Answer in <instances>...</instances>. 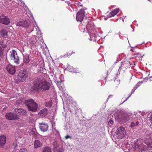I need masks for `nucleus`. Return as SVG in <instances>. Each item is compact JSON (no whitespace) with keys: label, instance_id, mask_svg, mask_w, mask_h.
I'll use <instances>...</instances> for the list:
<instances>
[{"label":"nucleus","instance_id":"nucleus-35","mask_svg":"<svg viewBox=\"0 0 152 152\" xmlns=\"http://www.w3.org/2000/svg\"><path fill=\"white\" fill-rule=\"evenodd\" d=\"M65 137L66 139H67L69 138H71V137L69 135H67Z\"/></svg>","mask_w":152,"mask_h":152},{"label":"nucleus","instance_id":"nucleus-24","mask_svg":"<svg viewBox=\"0 0 152 152\" xmlns=\"http://www.w3.org/2000/svg\"><path fill=\"white\" fill-rule=\"evenodd\" d=\"M51 148L48 147H45L43 150V152H51Z\"/></svg>","mask_w":152,"mask_h":152},{"label":"nucleus","instance_id":"nucleus-33","mask_svg":"<svg viewBox=\"0 0 152 152\" xmlns=\"http://www.w3.org/2000/svg\"><path fill=\"white\" fill-rule=\"evenodd\" d=\"M70 71L72 72H74L77 73V72H78L79 70H78V69H77V70H75V69H73L72 70Z\"/></svg>","mask_w":152,"mask_h":152},{"label":"nucleus","instance_id":"nucleus-37","mask_svg":"<svg viewBox=\"0 0 152 152\" xmlns=\"http://www.w3.org/2000/svg\"><path fill=\"white\" fill-rule=\"evenodd\" d=\"M88 23H92V21L91 20L89 19H88Z\"/></svg>","mask_w":152,"mask_h":152},{"label":"nucleus","instance_id":"nucleus-30","mask_svg":"<svg viewBox=\"0 0 152 152\" xmlns=\"http://www.w3.org/2000/svg\"><path fill=\"white\" fill-rule=\"evenodd\" d=\"M19 152H27V151L25 148H23L20 149Z\"/></svg>","mask_w":152,"mask_h":152},{"label":"nucleus","instance_id":"nucleus-43","mask_svg":"<svg viewBox=\"0 0 152 152\" xmlns=\"http://www.w3.org/2000/svg\"><path fill=\"white\" fill-rule=\"evenodd\" d=\"M125 65L126 64V63H125Z\"/></svg>","mask_w":152,"mask_h":152},{"label":"nucleus","instance_id":"nucleus-20","mask_svg":"<svg viewBox=\"0 0 152 152\" xmlns=\"http://www.w3.org/2000/svg\"><path fill=\"white\" fill-rule=\"evenodd\" d=\"M0 34L3 37H6L7 36V32L5 30H2L0 31Z\"/></svg>","mask_w":152,"mask_h":152},{"label":"nucleus","instance_id":"nucleus-25","mask_svg":"<svg viewBox=\"0 0 152 152\" xmlns=\"http://www.w3.org/2000/svg\"><path fill=\"white\" fill-rule=\"evenodd\" d=\"M142 82H138L132 89V91L133 92L134 91L142 84Z\"/></svg>","mask_w":152,"mask_h":152},{"label":"nucleus","instance_id":"nucleus-16","mask_svg":"<svg viewBox=\"0 0 152 152\" xmlns=\"http://www.w3.org/2000/svg\"><path fill=\"white\" fill-rule=\"evenodd\" d=\"M6 138L4 135L0 136V145L1 146H3L6 142Z\"/></svg>","mask_w":152,"mask_h":152},{"label":"nucleus","instance_id":"nucleus-2","mask_svg":"<svg viewBox=\"0 0 152 152\" xmlns=\"http://www.w3.org/2000/svg\"><path fill=\"white\" fill-rule=\"evenodd\" d=\"M25 103L28 108L29 111L36 112L38 108L37 104L34 102L32 99H30L25 101Z\"/></svg>","mask_w":152,"mask_h":152},{"label":"nucleus","instance_id":"nucleus-34","mask_svg":"<svg viewBox=\"0 0 152 152\" xmlns=\"http://www.w3.org/2000/svg\"><path fill=\"white\" fill-rule=\"evenodd\" d=\"M77 6L78 7H81L82 6V5L81 4V3H80V2H78L77 4Z\"/></svg>","mask_w":152,"mask_h":152},{"label":"nucleus","instance_id":"nucleus-4","mask_svg":"<svg viewBox=\"0 0 152 152\" xmlns=\"http://www.w3.org/2000/svg\"><path fill=\"white\" fill-rule=\"evenodd\" d=\"M10 57L11 59L13 60L16 64H18L19 63V57L18 55L16 52L13 50L11 52Z\"/></svg>","mask_w":152,"mask_h":152},{"label":"nucleus","instance_id":"nucleus-9","mask_svg":"<svg viewBox=\"0 0 152 152\" xmlns=\"http://www.w3.org/2000/svg\"><path fill=\"white\" fill-rule=\"evenodd\" d=\"M0 22L6 25H8L10 23L9 19L6 16H0Z\"/></svg>","mask_w":152,"mask_h":152},{"label":"nucleus","instance_id":"nucleus-41","mask_svg":"<svg viewBox=\"0 0 152 152\" xmlns=\"http://www.w3.org/2000/svg\"><path fill=\"white\" fill-rule=\"evenodd\" d=\"M88 24H87V27H88Z\"/></svg>","mask_w":152,"mask_h":152},{"label":"nucleus","instance_id":"nucleus-28","mask_svg":"<svg viewBox=\"0 0 152 152\" xmlns=\"http://www.w3.org/2000/svg\"><path fill=\"white\" fill-rule=\"evenodd\" d=\"M148 120L150 121L151 124L152 125V114L148 117Z\"/></svg>","mask_w":152,"mask_h":152},{"label":"nucleus","instance_id":"nucleus-6","mask_svg":"<svg viewBox=\"0 0 152 152\" xmlns=\"http://www.w3.org/2000/svg\"><path fill=\"white\" fill-rule=\"evenodd\" d=\"M5 116L6 119L9 120H16L19 119L18 115L12 112L7 113Z\"/></svg>","mask_w":152,"mask_h":152},{"label":"nucleus","instance_id":"nucleus-18","mask_svg":"<svg viewBox=\"0 0 152 152\" xmlns=\"http://www.w3.org/2000/svg\"><path fill=\"white\" fill-rule=\"evenodd\" d=\"M30 61L29 56L28 54H26L23 56V62L26 64L28 63Z\"/></svg>","mask_w":152,"mask_h":152},{"label":"nucleus","instance_id":"nucleus-21","mask_svg":"<svg viewBox=\"0 0 152 152\" xmlns=\"http://www.w3.org/2000/svg\"><path fill=\"white\" fill-rule=\"evenodd\" d=\"M75 51H72L70 50L66 54H65L64 56V57H69L72 55L75 54Z\"/></svg>","mask_w":152,"mask_h":152},{"label":"nucleus","instance_id":"nucleus-14","mask_svg":"<svg viewBox=\"0 0 152 152\" xmlns=\"http://www.w3.org/2000/svg\"><path fill=\"white\" fill-rule=\"evenodd\" d=\"M16 25L19 26H22L24 27H28V25L27 22L26 21H21L18 22Z\"/></svg>","mask_w":152,"mask_h":152},{"label":"nucleus","instance_id":"nucleus-15","mask_svg":"<svg viewBox=\"0 0 152 152\" xmlns=\"http://www.w3.org/2000/svg\"><path fill=\"white\" fill-rule=\"evenodd\" d=\"M14 111L15 112L20 113L21 115H24L27 113L26 111L22 108H15Z\"/></svg>","mask_w":152,"mask_h":152},{"label":"nucleus","instance_id":"nucleus-40","mask_svg":"<svg viewBox=\"0 0 152 152\" xmlns=\"http://www.w3.org/2000/svg\"><path fill=\"white\" fill-rule=\"evenodd\" d=\"M61 81H59L58 82V83H61Z\"/></svg>","mask_w":152,"mask_h":152},{"label":"nucleus","instance_id":"nucleus-38","mask_svg":"<svg viewBox=\"0 0 152 152\" xmlns=\"http://www.w3.org/2000/svg\"><path fill=\"white\" fill-rule=\"evenodd\" d=\"M139 122L137 121L136 122V123H135V125H136V126H137L138 125V124H139Z\"/></svg>","mask_w":152,"mask_h":152},{"label":"nucleus","instance_id":"nucleus-5","mask_svg":"<svg viewBox=\"0 0 152 152\" xmlns=\"http://www.w3.org/2000/svg\"><path fill=\"white\" fill-rule=\"evenodd\" d=\"M85 12L83 9H81L77 13L76 19L77 21H82L84 18Z\"/></svg>","mask_w":152,"mask_h":152},{"label":"nucleus","instance_id":"nucleus-29","mask_svg":"<svg viewBox=\"0 0 152 152\" xmlns=\"http://www.w3.org/2000/svg\"><path fill=\"white\" fill-rule=\"evenodd\" d=\"M57 152H63V148L62 147H61L58 149H57Z\"/></svg>","mask_w":152,"mask_h":152},{"label":"nucleus","instance_id":"nucleus-23","mask_svg":"<svg viewBox=\"0 0 152 152\" xmlns=\"http://www.w3.org/2000/svg\"><path fill=\"white\" fill-rule=\"evenodd\" d=\"M138 148L141 151L144 150L146 148L145 147L144 145L143 144H140L138 145Z\"/></svg>","mask_w":152,"mask_h":152},{"label":"nucleus","instance_id":"nucleus-26","mask_svg":"<svg viewBox=\"0 0 152 152\" xmlns=\"http://www.w3.org/2000/svg\"><path fill=\"white\" fill-rule=\"evenodd\" d=\"M13 145L15 150H19L20 149V146H18L17 143H14Z\"/></svg>","mask_w":152,"mask_h":152},{"label":"nucleus","instance_id":"nucleus-1","mask_svg":"<svg viewBox=\"0 0 152 152\" xmlns=\"http://www.w3.org/2000/svg\"><path fill=\"white\" fill-rule=\"evenodd\" d=\"M50 86V83L45 79L37 77L34 80L31 90L36 92L48 90Z\"/></svg>","mask_w":152,"mask_h":152},{"label":"nucleus","instance_id":"nucleus-22","mask_svg":"<svg viewBox=\"0 0 152 152\" xmlns=\"http://www.w3.org/2000/svg\"><path fill=\"white\" fill-rule=\"evenodd\" d=\"M134 55L135 56L136 58H139V60H141L142 57L144 56V55L140 53H137Z\"/></svg>","mask_w":152,"mask_h":152},{"label":"nucleus","instance_id":"nucleus-44","mask_svg":"<svg viewBox=\"0 0 152 152\" xmlns=\"http://www.w3.org/2000/svg\"><path fill=\"white\" fill-rule=\"evenodd\" d=\"M151 152H152V151H151Z\"/></svg>","mask_w":152,"mask_h":152},{"label":"nucleus","instance_id":"nucleus-27","mask_svg":"<svg viewBox=\"0 0 152 152\" xmlns=\"http://www.w3.org/2000/svg\"><path fill=\"white\" fill-rule=\"evenodd\" d=\"M46 104L47 105V106L48 107H51L52 106V101L51 100V101H50L48 102Z\"/></svg>","mask_w":152,"mask_h":152},{"label":"nucleus","instance_id":"nucleus-13","mask_svg":"<svg viewBox=\"0 0 152 152\" xmlns=\"http://www.w3.org/2000/svg\"><path fill=\"white\" fill-rule=\"evenodd\" d=\"M16 140L19 145H22L25 142V139L24 137L20 136L17 137Z\"/></svg>","mask_w":152,"mask_h":152},{"label":"nucleus","instance_id":"nucleus-31","mask_svg":"<svg viewBox=\"0 0 152 152\" xmlns=\"http://www.w3.org/2000/svg\"><path fill=\"white\" fill-rule=\"evenodd\" d=\"M113 123V121L112 120H110L108 122V124L110 126L112 125Z\"/></svg>","mask_w":152,"mask_h":152},{"label":"nucleus","instance_id":"nucleus-3","mask_svg":"<svg viewBox=\"0 0 152 152\" xmlns=\"http://www.w3.org/2000/svg\"><path fill=\"white\" fill-rule=\"evenodd\" d=\"M28 77V72L25 70L21 71L19 72L16 79V83L23 82L25 81L26 79Z\"/></svg>","mask_w":152,"mask_h":152},{"label":"nucleus","instance_id":"nucleus-12","mask_svg":"<svg viewBox=\"0 0 152 152\" xmlns=\"http://www.w3.org/2000/svg\"><path fill=\"white\" fill-rule=\"evenodd\" d=\"M48 113V110L47 108H45L42 110L39 113V115L42 117L46 116Z\"/></svg>","mask_w":152,"mask_h":152},{"label":"nucleus","instance_id":"nucleus-7","mask_svg":"<svg viewBox=\"0 0 152 152\" xmlns=\"http://www.w3.org/2000/svg\"><path fill=\"white\" fill-rule=\"evenodd\" d=\"M126 132L124 128L120 127L117 130V134L118 137L120 139H122L126 134Z\"/></svg>","mask_w":152,"mask_h":152},{"label":"nucleus","instance_id":"nucleus-8","mask_svg":"<svg viewBox=\"0 0 152 152\" xmlns=\"http://www.w3.org/2000/svg\"><path fill=\"white\" fill-rule=\"evenodd\" d=\"M118 119L119 121L122 123H124L130 119L129 116L127 115L122 114L119 115Z\"/></svg>","mask_w":152,"mask_h":152},{"label":"nucleus","instance_id":"nucleus-32","mask_svg":"<svg viewBox=\"0 0 152 152\" xmlns=\"http://www.w3.org/2000/svg\"><path fill=\"white\" fill-rule=\"evenodd\" d=\"M135 126H136L135 124L133 122H132L131 123L130 126L132 127H133Z\"/></svg>","mask_w":152,"mask_h":152},{"label":"nucleus","instance_id":"nucleus-19","mask_svg":"<svg viewBox=\"0 0 152 152\" xmlns=\"http://www.w3.org/2000/svg\"><path fill=\"white\" fill-rule=\"evenodd\" d=\"M42 145L41 143L39 140H36L34 142V147L35 148H37L40 147Z\"/></svg>","mask_w":152,"mask_h":152},{"label":"nucleus","instance_id":"nucleus-17","mask_svg":"<svg viewBox=\"0 0 152 152\" xmlns=\"http://www.w3.org/2000/svg\"><path fill=\"white\" fill-rule=\"evenodd\" d=\"M119 9L118 8H116L114 10L112 11L110 13V16H108V18H111L112 17H113L115 15H116L119 12Z\"/></svg>","mask_w":152,"mask_h":152},{"label":"nucleus","instance_id":"nucleus-39","mask_svg":"<svg viewBox=\"0 0 152 152\" xmlns=\"http://www.w3.org/2000/svg\"><path fill=\"white\" fill-rule=\"evenodd\" d=\"M54 151H55L56 150V147H55L54 148Z\"/></svg>","mask_w":152,"mask_h":152},{"label":"nucleus","instance_id":"nucleus-11","mask_svg":"<svg viewBox=\"0 0 152 152\" xmlns=\"http://www.w3.org/2000/svg\"><path fill=\"white\" fill-rule=\"evenodd\" d=\"M39 127L41 131L43 132L47 131L48 128L47 124H45L43 123H39Z\"/></svg>","mask_w":152,"mask_h":152},{"label":"nucleus","instance_id":"nucleus-10","mask_svg":"<svg viewBox=\"0 0 152 152\" xmlns=\"http://www.w3.org/2000/svg\"><path fill=\"white\" fill-rule=\"evenodd\" d=\"M6 69L9 73L11 75L14 74L16 72L15 68L11 64L8 65Z\"/></svg>","mask_w":152,"mask_h":152},{"label":"nucleus","instance_id":"nucleus-36","mask_svg":"<svg viewBox=\"0 0 152 152\" xmlns=\"http://www.w3.org/2000/svg\"><path fill=\"white\" fill-rule=\"evenodd\" d=\"M113 96L112 95H109L108 98H107V100L109 99L110 98H112L113 97Z\"/></svg>","mask_w":152,"mask_h":152},{"label":"nucleus","instance_id":"nucleus-42","mask_svg":"<svg viewBox=\"0 0 152 152\" xmlns=\"http://www.w3.org/2000/svg\"><path fill=\"white\" fill-rule=\"evenodd\" d=\"M130 96H129L128 97V98H127V99H128L129 97Z\"/></svg>","mask_w":152,"mask_h":152}]
</instances>
